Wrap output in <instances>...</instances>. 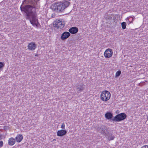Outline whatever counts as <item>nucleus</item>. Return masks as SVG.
<instances>
[{"label":"nucleus","mask_w":148,"mask_h":148,"mask_svg":"<svg viewBox=\"0 0 148 148\" xmlns=\"http://www.w3.org/2000/svg\"><path fill=\"white\" fill-rule=\"evenodd\" d=\"M39 7V5L35 0H24L20 7L21 11L26 14L31 24L37 27H38V24H40L38 22L36 10Z\"/></svg>","instance_id":"f257e3e1"},{"label":"nucleus","mask_w":148,"mask_h":148,"mask_svg":"<svg viewBox=\"0 0 148 148\" xmlns=\"http://www.w3.org/2000/svg\"><path fill=\"white\" fill-rule=\"evenodd\" d=\"M70 3L67 1L53 3L51 5L50 8L55 12L63 13L65 9L69 5Z\"/></svg>","instance_id":"f03ea898"},{"label":"nucleus","mask_w":148,"mask_h":148,"mask_svg":"<svg viewBox=\"0 0 148 148\" xmlns=\"http://www.w3.org/2000/svg\"><path fill=\"white\" fill-rule=\"evenodd\" d=\"M126 114L124 113H121L116 115L112 119L113 122H119L124 121L127 118Z\"/></svg>","instance_id":"7ed1b4c3"},{"label":"nucleus","mask_w":148,"mask_h":148,"mask_svg":"<svg viewBox=\"0 0 148 148\" xmlns=\"http://www.w3.org/2000/svg\"><path fill=\"white\" fill-rule=\"evenodd\" d=\"M110 93L107 90H104L101 94L100 98L101 100L103 101L109 100L110 97Z\"/></svg>","instance_id":"20e7f679"},{"label":"nucleus","mask_w":148,"mask_h":148,"mask_svg":"<svg viewBox=\"0 0 148 148\" xmlns=\"http://www.w3.org/2000/svg\"><path fill=\"white\" fill-rule=\"evenodd\" d=\"M64 24L63 23L62 21L60 20H57L53 22V26L57 29H60L62 28L64 26Z\"/></svg>","instance_id":"39448f33"},{"label":"nucleus","mask_w":148,"mask_h":148,"mask_svg":"<svg viewBox=\"0 0 148 148\" xmlns=\"http://www.w3.org/2000/svg\"><path fill=\"white\" fill-rule=\"evenodd\" d=\"M113 53V52L112 49L108 48L106 50L104 53V55L106 58H108L112 56Z\"/></svg>","instance_id":"423d86ee"},{"label":"nucleus","mask_w":148,"mask_h":148,"mask_svg":"<svg viewBox=\"0 0 148 148\" xmlns=\"http://www.w3.org/2000/svg\"><path fill=\"white\" fill-rule=\"evenodd\" d=\"M97 129L99 130H101L102 131L101 133L102 134H106L107 132V128L103 125H100L97 127Z\"/></svg>","instance_id":"0eeeda50"},{"label":"nucleus","mask_w":148,"mask_h":148,"mask_svg":"<svg viewBox=\"0 0 148 148\" xmlns=\"http://www.w3.org/2000/svg\"><path fill=\"white\" fill-rule=\"evenodd\" d=\"M70 33L68 32H63L61 36V39L62 40H64L68 38L70 36Z\"/></svg>","instance_id":"6e6552de"},{"label":"nucleus","mask_w":148,"mask_h":148,"mask_svg":"<svg viewBox=\"0 0 148 148\" xmlns=\"http://www.w3.org/2000/svg\"><path fill=\"white\" fill-rule=\"evenodd\" d=\"M85 86L83 84H78L76 86V89L78 92H80L85 88Z\"/></svg>","instance_id":"1a4fd4ad"},{"label":"nucleus","mask_w":148,"mask_h":148,"mask_svg":"<svg viewBox=\"0 0 148 148\" xmlns=\"http://www.w3.org/2000/svg\"><path fill=\"white\" fill-rule=\"evenodd\" d=\"M67 132V131L64 130H58L57 132V136H62L65 135Z\"/></svg>","instance_id":"9d476101"},{"label":"nucleus","mask_w":148,"mask_h":148,"mask_svg":"<svg viewBox=\"0 0 148 148\" xmlns=\"http://www.w3.org/2000/svg\"><path fill=\"white\" fill-rule=\"evenodd\" d=\"M28 48L31 51L34 50L36 47V45L34 42L29 43L28 46Z\"/></svg>","instance_id":"9b49d317"},{"label":"nucleus","mask_w":148,"mask_h":148,"mask_svg":"<svg viewBox=\"0 0 148 148\" xmlns=\"http://www.w3.org/2000/svg\"><path fill=\"white\" fill-rule=\"evenodd\" d=\"M69 32L72 34H75L77 33L78 29L77 27H71L69 30Z\"/></svg>","instance_id":"f8f14e48"},{"label":"nucleus","mask_w":148,"mask_h":148,"mask_svg":"<svg viewBox=\"0 0 148 148\" xmlns=\"http://www.w3.org/2000/svg\"><path fill=\"white\" fill-rule=\"evenodd\" d=\"M105 117L108 120L112 121L113 117V114L110 112H108L105 114Z\"/></svg>","instance_id":"ddd939ff"},{"label":"nucleus","mask_w":148,"mask_h":148,"mask_svg":"<svg viewBox=\"0 0 148 148\" xmlns=\"http://www.w3.org/2000/svg\"><path fill=\"white\" fill-rule=\"evenodd\" d=\"M106 136L109 140H113L115 138V136L112 133L109 132H108L106 134Z\"/></svg>","instance_id":"4468645a"},{"label":"nucleus","mask_w":148,"mask_h":148,"mask_svg":"<svg viewBox=\"0 0 148 148\" xmlns=\"http://www.w3.org/2000/svg\"><path fill=\"white\" fill-rule=\"evenodd\" d=\"M23 136L21 134H18L15 138V140L18 143H20L22 140Z\"/></svg>","instance_id":"2eb2a0df"},{"label":"nucleus","mask_w":148,"mask_h":148,"mask_svg":"<svg viewBox=\"0 0 148 148\" xmlns=\"http://www.w3.org/2000/svg\"><path fill=\"white\" fill-rule=\"evenodd\" d=\"M15 139L14 138H10L8 140V144L10 145H13L15 143Z\"/></svg>","instance_id":"dca6fc26"},{"label":"nucleus","mask_w":148,"mask_h":148,"mask_svg":"<svg viewBox=\"0 0 148 148\" xmlns=\"http://www.w3.org/2000/svg\"><path fill=\"white\" fill-rule=\"evenodd\" d=\"M121 25L122 28L124 29L126 28V23L125 22H123L121 23Z\"/></svg>","instance_id":"f3484780"},{"label":"nucleus","mask_w":148,"mask_h":148,"mask_svg":"<svg viewBox=\"0 0 148 148\" xmlns=\"http://www.w3.org/2000/svg\"><path fill=\"white\" fill-rule=\"evenodd\" d=\"M121 72L120 71H117L115 75V77H119L121 74Z\"/></svg>","instance_id":"a211bd4d"},{"label":"nucleus","mask_w":148,"mask_h":148,"mask_svg":"<svg viewBox=\"0 0 148 148\" xmlns=\"http://www.w3.org/2000/svg\"><path fill=\"white\" fill-rule=\"evenodd\" d=\"M4 63L3 62H0V70L2 69L3 67L4 66Z\"/></svg>","instance_id":"6ab92c4d"},{"label":"nucleus","mask_w":148,"mask_h":148,"mask_svg":"<svg viewBox=\"0 0 148 148\" xmlns=\"http://www.w3.org/2000/svg\"><path fill=\"white\" fill-rule=\"evenodd\" d=\"M3 142L2 141H0V147H1L3 146Z\"/></svg>","instance_id":"aec40b11"},{"label":"nucleus","mask_w":148,"mask_h":148,"mask_svg":"<svg viewBox=\"0 0 148 148\" xmlns=\"http://www.w3.org/2000/svg\"><path fill=\"white\" fill-rule=\"evenodd\" d=\"M61 127L63 129H64L65 128V125L64 123H62V124Z\"/></svg>","instance_id":"412c9836"},{"label":"nucleus","mask_w":148,"mask_h":148,"mask_svg":"<svg viewBox=\"0 0 148 148\" xmlns=\"http://www.w3.org/2000/svg\"><path fill=\"white\" fill-rule=\"evenodd\" d=\"M141 148H148V145H144L143 146H142Z\"/></svg>","instance_id":"4be33fe9"},{"label":"nucleus","mask_w":148,"mask_h":148,"mask_svg":"<svg viewBox=\"0 0 148 148\" xmlns=\"http://www.w3.org/2000/svg\"><path fill=\"white\" fill-rule=\"evenodd\" d=\"M108 16V17L107 19H108L109 20H110L112 19V17L111 16Z\"/></svg>","instance_id":"5701e85b"},{"label":"nucleus","mask_w":148,"mask_h":148,"mask_svg":"<svg viewBox=\"0 0 148 148\" xmlns=\"http://www.w3.org/2000/svg\"><path fill=\"white\" fill-rule=\"evenodd\" d=\"M1 136H2L1 135H0V140L2 139Z\"/></svg>","instance_id":"b1692460"},{"label":"nucleus","mask_w":148,"mask_h":148,"mask_svg":"<svg viewBox=\"0 0 148 148\" xmlns=\"http://www.w3.org/2000/svg\"><path fill=\"white\" fill-rule=\"evenodd\" d=\"M35 56H38V55L36 54L35 55Z\"/></svg>","instance_id":"393cba45"},{"label":"nucleus","mask_w":148,"mask_h":148,"mask_svg":"<svg viewBox=\"0 0 148 148\" xmlns=\"http://www.w3.org/2000/svg\"><path fill=\"white\" fill-rule=\"evenodd\" d=\"M56 140V139H53V141H55Z\"/></svg>","instance_id":"a878e982"}]
</instances>
